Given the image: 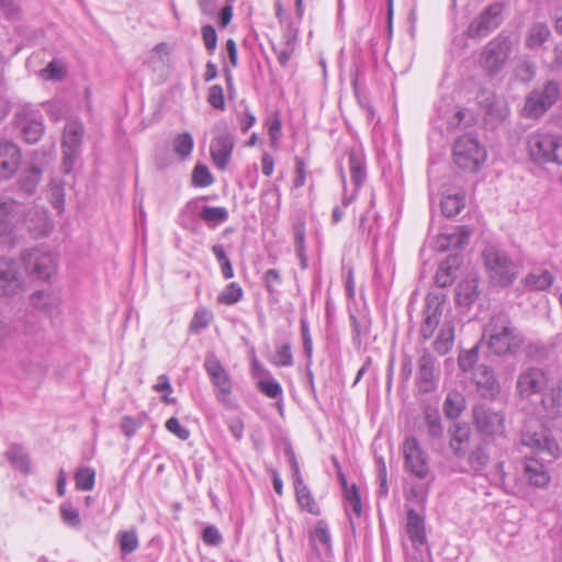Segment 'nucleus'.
Here are the masks:
<instances>
[{
	"label": "nucleus",
	"instance_id": "de8ad7c7",
	"mask_svg": "<svg viewBox=\"0 0 562 562\" xmlns=\"http://www.w3.org/2000/svg\"><path fill=\"white\" fill-rule=\"evenodd\" d=\"M95 471L92 468H80L76 475V487L80 491H91L94 487Z\"/></svg>",
	"mask_w": 562,
	"mask_h": 562
},
{
	"label": "nucleus",
	"instance_id": "49530a36",
	"mask_svg": "<svg viewBox=\"0 0 562 562\" xmlns=\"http://www.w3.org/2000/svg\"><path fill=\"white\" fill-rule=\"evenodd\" d=\"M464 207L463 196L460 194H450L441 200V210L445 216L452 217Z\"/></svg>",
	"mask_w": 562,
	"mask_h": 562
},
{
	"label": "nucleus",
	"instance_id": "5701e85b",
	"mask_svg": "<svg viewBox=\"0 0 562 562\" xmlns=\"http://www.w3.org/2000/svg\"><path fill=\"white\" fill-rule=\"evenodd\" d=\"M448 434L453 454L458 458L464 457L471 439V428L467 424L454 423Z\"/></svg>",
	"mask_w": 562,
	"mask_h": 562
},
{
	"label": "nucleus",
	"instance_id": "338daca9",
	"mask_svg": "<svg viewBox=\"0 0 562 562\" xmlns=\"http://www.w3.org/2000/svg\"><path fill=\"white\" fill-rule=\"evenodd\" d=\"M165 427L180 440H188L190 438V430L183 427L177 417H170L166 422Z\"/></svg>",
	"mask_w": 562,
	"mask_h": 562
},
{
	"label": "nucleus",
	"instance_id": "ddd939ff",
	"mask_svg": "<svg viewBox=\"0 0 562 562\" xmlns=\"http://www.w3.org/2000/svg\"><path fill=\"white\" fill-rule=\"evenodd\" d=\"M559 94V85L549 81L542 90H535L528 95L524 106V114L528 117L541 116L557 102Z\"/></svg>",
	"mask_w": 562,
	"mask_h": 562
},
{
	"label": "nucleus",
	"instance_id": "1a4fd4ad",
	"mask_svg": "<svg viewBox=\"0 0 562 562\" xmlns=\"http://www.w3.org/2000/svg\"><path fill=\"white\" fill-rule=\"evenodd\" d=\"M25 288L20 263L12 258L0 257V297H14Z\"/></svg>",
	"mask_w": 562,
	"mask_h": 562
},
{
	"label": "nucleus",
	"instance_id": "c756f323",
	"mask_svg": "<svg viewBox=\"0 0 562 562\" xmlns=\"http://www.w3.org/2000/svg\"><path fill=\"white\" fill-rule=\"evenodd\" d=\"M294 488L300 508L312 515L318 516L321 514V508L314 499L307 485H305L303 481L299 480V483L294 485Z\"/></svg>",
	"mask_w": 562,
	"mask_h": 562
},
{
	"label": "nucleus",
	"instance_id": "680f3d73",
	"mask_svg": "<svg viewBox=\"0 0 562 562\" xmlns=\"http://www.w3.org/2000/svg\"><path fill=\"white\" fill-rule=\"evenodd\" d=\"M60 515L64 522L70 527H78L81 522L78 509L75 508L71 504H61Z\"/></svg>",
	"mask_w": 562,
	"mask_h": 562
},
{
	"label": "nucleus",
	"instance_id": "c85d7f7f",
	"mask_svg": "<svg viewBox=\"0 0 562 562\" xmlns=\"http://www.w3.org/2000/svg\"><path fill=\"white\" fill-rule=\"evenodd\" d=\"M30 304L40 312L53 314L59 305V299L52 292L35 291L30 296Z\"/></svg>",
	"mask_w": 562,
	"mask_h": 562
},
{
	"label": "nucleus",
	"instance_id": "7ed1b4c3",
	"mask_svg": "<svg viewBox=\"0 0 562 562\" xmlns=\"http://www.w3.org/2000/svg\"><path fill=\"white\" fill-rule=\"evenodd\" d=\"M482 256L487 276L494 284L508 286L517 279L519 266L505 250L487 246Z\"/></svg>",
	"mask_w": 562,
	"mask_h": 562
},
{
	"label": "nucleus",
	"instance_id": "0eeeda50",
	"mask_svg": "<svg viewBox=\"0 0 562 562\" xmlns=\"http://www.w3.org/2000/svg\"><path fill=\"white\" fill-rule=\"evenodd\" d=\"M25 270L38 280H49L57 271L55 256L42 248L27 249L21 254Z\"/></svg>",
	"mask_w": 562,
	"mask_h": 562
},
{
	"label": "nucleus",
	"instance_id": "4be33fe9",
	"mask_svg": "<svg viewBox=\"0 0 562 562\" xmlns=\"http://www.w3.org/2000/svg\"><path fill=\"white\" fill-rule=\"evenodd\" d=\"M23 206L16 201L0 196V235L7 234L19 222Z\"/></svg>",
	"mask_w": 562,
	"mask_h": 562
},
{
	"label": "nucleus",
	"instance_id": "473e14b6",
	"mask_svg": "<svg viewBox=\"0 0 562 562\" xmlns=\"http://www.w3.org/2000/svg\"><path fill=\"white\" fill-rule=\"evenodd\" d=\"M554 282V276L548 270L530 272L524 280L525 286L531 291H544Z\"/></svg>",
	"mask_w": 562,
	"mask_h": 562
},
{
	"label": "nucleus",
	"instance_id": "a19ab883",
	"mask_svg": "<svg viewBox=\"0 0 562 562\" xmlns=\"http://www.w3.org/2000/svg\"><path fill=\"white\" fill-rule=\"evenodd\" d=\"M550 30L544 23L533 24L528 33L526 45L529 48L540 47L550 36Z\"/></svg>",
	"mask_w": 562,
	"mask_h": 562
},
{
	"label": "nucleus",
	"instance_id": "ea45409f",
	"mask_svg": "<svg viewBox=\"0 0 562 562\" xmlns=\"http://www.w3.org/2000/svg\"><path fill=\"white\" fill-rule=\"evenodd\" d=\"M313 547L317 550L328 551L330 549V532L324 521H318L311 533Z\"/></svg>",
	"mask_w": 562,
	"mask_h": 562
},
{
	"label": "nucleus",
	"instance_id": "2f4dec72",
	"mask_svg": "<svg viewBox=\"0 0 562 562\" xmlns=\"http://www.w3.org/2000/svg\"><path fill=\"white\" fill-rule=\"evenodd\" d=\"M454 341V325L451 321H445L439 334L434 341V348L439 355H446L452 348Z\"/></svg>",
	"mask_w": 562,
	"mask_h": 562
},
{
	"label": "nucleus",
	"instance_id": "2eb2a0df",
	"mask_svg": "<svg viewBox=\"0 0 562 562\" xmlns=\"http://www.w3.org/2000/svg\"><path fill=\"white\" fill-rule=\"evenodd\" d=\"M510 52V42L507 37H496L485 47L481 56V64L484 69L491 74L501 70L508 59Z\"/></svg>",
	"mask_w": 562,
	"mask_h": 562
},
{
	"label": "nucleus",
	"instance_id": "4d7b16f0",
	"mask_svg": "<svg viewBox=\"0 0 562 562\" xmlns=\"http://www.w3.org/2000/svg\"><path fill=\"white\" fill-rule=\"evenodd\" d=\"M35 215L37 217L38 225L35 226V225L29 224V226H27L29 231L34 233L36 236L47 235L52 228V224L47 216V212L44 210H36Z\"/></svg>",
	"mask_w": 562,
	"mask_h": 562
},
{
	"label": "nucleus",
	"instance_id": "37998d69",
	"mask_svg": "<svg viewBox=\"0 0 562 562\" xmlns=\"http://www.w3.org/2000/svg\"><path fill=\"white\" fill-rule=\"evenodd\" d=\"M194 142L190 133L184 132L176 136L172 143L175 153L181 158L187 159L191 156Z\"/></svg>",
	"mask_w": 562,
	"mask_h": 562
},
{
	"label": "nucleus",
	"instance_id": "e2e57ef3",
	"mask_svg": "<svg viewBox=\"0 0 562 562\" xmlns=\"http://www.w3.org/2000/svg\"><path fill=\"white\" fill-rule=\"evenodd\" d=\"M207 102L216 110H225V97L221 86L214 85L209 88Z\"/></svg>",
	"mask_w": 562,
	"mask_h": 562
},
{
	"label": "nucleus",
	"instance_id": "0e129e2a",
	"mask_svg": "<svg viewBox=\"0 0 562 562\" xmlns=\"http://www.w3.org/2000/svg\"><path fill=\"white\" fill-rule=\"evenodd\" d=\"M378 464V481H379V496L386 497L389 494L387 486V469L382 457L376 459Z\"/></svg>",
	"mask_w": 562,
	"mask_h": 562
},
{
	"label": "nucleus",
	"instance_id": "052dcab7",
	"mask_svg": "<svg viewBox=\"0 0 562 562\" xmlns=\"http://www.w3.org/2000/svg\"><path fill=\"white\" fill-rule=\"evenodd\" d=\"M43 106L47 115L54 122L60 121L67 111L66 104L60 100L48 101L44 103Z\"/></svg>",
	"mask_w": 562,
	"mask_h": 562
},
{
	"label": "nucleus",
	"instance_id": "a878e982",
	"mask_svg": "<svg viewBox=\"0 0 562 562\" xmlns=\"http://www.w3.org/2000/svg\"><path fill=\"white\" fill-rule=\"evenodd\" d=\"M347 165L351 180L355 187L358 189L364 183L367 178L363 154L357 150H350L347 153Z\"/></svg>",
	"mask_w": 562,
	"mask_h": 562
},
{
	"label": "nucleus",
	"instance_id": "bb28decb",
	"mask_svg": "<svg viewBox=\"0 0 562 562\" xmlns=\"http://www.w3.org/2000/svg\"><path fill=\"white\" fill-rule=\"evenodd\" d=\"M460 263L458 256H449L443 260L436 272L435 281L438 286L446 288L453 283L456 279V269Z\"/></svg>",
	"mask_w": 562,
	"mask_h": 562
},
{
	"label": "nucleus",
	"instance_id": "c9c22d12",
	"mask_svg": "<svg viewBox=\"0 0 562 562\" xmlns=\"http://www.w3.org/2000/svg\"><path fill=\"white\" fill-rule=\"evenodd\" d=\"M41 177L42 169L35 165L24 169L19 180L20 190L26 194H33L41 181Z\"/></svg>",
	"mask_w": 562,
	"mask_h": 562
},
{
	"label": "nucleus",
	"instance_id": "a211bd4d",
	"mask_svg": "<svg viewBox=\"0 0 562 562\" xmlns=\"http://www.w3.org/2000/svg\"><path fill=\"white\" fill-rule=\"evenodd\" d=\"M20 165V148L11 142L0 143V181L10 179Z\"/></svg>",
	"mask_w": 562,
	"mask_h": 562
},
{
	"label": "nucleus",
	"instance_id": "8fccbe9b",
	"mask_svg": "<svg viewBox=\"0 0 562 562\" xmlns=\"http://www.w3.org/2000/svg\"><path fill=\"white\" fill-rule=\"evenodd\" d=\"M213 319V314L211 311L202 307L198 308L190 322V331L192 333H199L203 329H205L211 321Z\"/></svg>",
	"mask_w": 562,
	"mask_h": 562
},
{
	"label": "nucleus",
	"instance_id": "58836bf2",
	"mask_svg": "<svg viewBox=\"0 0 562 562\" xmlns=\"http://www.w3.org/2000/svg\"><path fill=\"white\" fill-rule=\"evenodd\" d=\"M116 542L123 554H130L139 547V539L135 529L120 530L116 533Z\"/></svg>",
	"mask_w": 562,
	"mask_h": 562
},
{
	"label": "nucleus",
	"instance_id": "6e6552de",
	"mask_svg": "<svg viewBox=\"0 0 562 562\" xmlns=\"http://www.w3.org/2000/svg\"><path fill=\"white\" fill-rule=\"evenodd\" d=\"M214 132L215 135L210 144L211 158L220 171H225L232 159L235 137L226 123L217 124Z\"/></svg>",
	"mask_w": 562,
	"mask_h": 562
},
{
	"label": "nucleus",
	"instance_id": "a18cd8bd",
	"mask_svg": "<svg viewBox=\"0 0 562 562\" xmlns=\"http://www.w3.org/2000/svg\"><path fill=\"white\" fill-rule=\"evenodd\" d=\"M262 281L269 297L277 299L279 286L282 284V277L279 270L268 269L262 277Z\"/></svg>",
	"mask_w": 562,
	"mask_h": 562
},
{
	"label": "nucleus",
	"instance_id": "9d476101",
	"mask_svg": "<svg viewBox=\"0 0 562 562\" xmlns=\"http://www.w3.org/2000/svg\"><path fill=\"white\" fill-rule=\"evenodd\" d=\"M203 366L214 385L216 400L224 405H229V395L233 390L229 374L213 353L205 357Z\"/></svg>",
	"mask_w": 562,
	"mask_h": 562
},
{
	"label": "nucleus",
	"instance_id": "412c9836",
	"mask_svg": "<svg viewBox=\"0 0 562 562\" xmlns=\"http://www.w3.org/2000/svg\"><path fill=\"white\" fill-rule=\"evenodd\" d=\"M472 231L467 226H459L451 233H445L437 237L436 248L438 251H448L451 249H461L468 244Z\"/></svg>",
	"mask_w": 562,
	"mask_h": 562
},
{
	"label": "nucleus",
	"instance_id": "f704fd0d",
	"mask_svg": "<svg viewBox=\"0 0 562 562\" xmlns=\"http://www.w3.org/2000/svg\"><path fill=\"white\" fill-rule=\"evenodd\" d=\"M465 409L464 396L457 392H449L443 402V413L450 419H457Z\"/></svg>",
	"mask_w": 562,
	"mask_h": 562
},
{
	"label": "nucleus",
	"instance_id": "69168bd1",
	"mask_svg": "<svg viewBox=\"0 0 562 562\" xmlns=\"http://www.w3.org/2000/svg\"><path fill=\"white\" fill-rule=\"evenodd\" d=\"M142 425L143 422L140 419L126 415L122 417L120 427L127 438H132Z\"/></svg>",
	"mask_w": 562,
	"mask_h": 562
},
{
	"label": "nucleus",
	"instance_id": "423d86ee",
	"mask_svg": "<svg viewBox=\"0 0 562 562\" xmlns=\"http://www.w3.org/2000/svg\"><path fill=\"white\" fill-rule=\"evenodd\" d=\"M521 443L535 453L547 456L551 460L560 458L562 452L560 445L550 430L541 426L536 429L526 426L521 432Z\"/></svg>",
	"mask_w": 562,
	"mask_h": 562
},
{
	"label": "nucleus",
	"instance_id": "6e6d98bb",
	"mask_svg": "<svg viewBox=\"0 0 562 562\" xmlns=\"http://www.w3.org/2000/svg\"><path fill=\"white\" fill-rule=\"evenodd\" d=\"M48 196H49V201H50L52 205L57 211L60 212L64 210V205H65L64 188L60 182L53 180L49 183Z\"/></svg>",
	"mask_w": 562,
	"mask_h": 562
},
{
	"label": "nucleus",
	"instance_id": "b1692460",
	"mask_svg": "<svg viewBox=\"0 0 562 562\" xmlns=\"http://www.w3.org/2000/svg\"><path fill=\"white\" fill-rule=\"evenodd\" d=\"M479 103L485 109L491 120L504 121L509 114L506 101L492 93H482L479 97Z\"/></svg>",
	"mask_w": 562,
	"mask_h": 562
},
{
	"label": "nucleus",
	"instance_id": "f257e3e1",
	"mask_svg": "<svg viewBox=\"0 0 562 562\" xmlns=\"http://www.w3.org/2000/svg\"><path fill=\"white\" fill-rule=\"evenodd\" d=\"M515 391L519 401L532 406L542 418L562 416V381H553L544 370L537 367L521 370Z\"/></svg>",
	"mask_w": 562,
	"mask_h": 562
},
{
	"label": "nucleus",
	"instance_id": "aec40b11",
	"mask_svg": "<svg viewBox=\"0 0 562 562\" xmlns=\"http://www.w3.org/2000/svg\"><path fill=\"white\" fill-rule=\"evenodd\" d=\"M522 477L536 488H544L550 483V474L544 464L533 458H527L522 465Z\"/></svg>",
	"mask_w": 562,
	"mask_h": 562
},
{
	"label": "nucleus",
	"instance_id": "9b49d317",
	"mask_svg": "<svg viewBox=\"0 0 562 562\" xmlns=\"http://www.w3.org/2000/svg\"><path fill=\"white\" fill-rule=\"evenodd\" d=\"M404 467L417 479L424 480L429 475V459L426 451L415 437H408L403 443Z\"/></svg>",
	"mask_w": 562,
	"mask_h": 562
},
{
	"label": "nucleus",
	"instance_id": "5fc2aeb1",
	"mask_svg": "<svg viewBox=\"0 0 562 562\" xmlns=\"http://www.w3.org/2000/svg\"><path fill=\"white\" fill-rule=\"evenodd\" d=\"M490 456L484 446H477L469 456V464L474 471H482L488 463Z\"/></svg>",
	"mask_w": 562,
	"mask_h": 562
},
{
	"label": "nucleus",
	"instance_id": "f3484780",
	"mask_svg": "<svg viewBox=\"0 0 562 562\" xmlns=\"http://www.w3.org/2000/svg\"><path fill=\"white\" fill-rule=\"evenodd\" d=\"M443 299L436 294L426 296L424 319L420 325V336L424 340L432 337L435 329L438 327L443 311Z\"/></svg>",
	"mask_w": 562,
	"mask_h": 562
},
{
	"label": "nucleus",
	"instance_id": "79ce46f5",
	"mask_svg": "<svg viewBox=\"0 0 562 562\" xmlns=\"http://www.w3.org/2000/svg\"><path fill=\"white\" fill-rule=\"evenodd\" d=\"M243 295L241 286L236 282H231L222 290L216 300L223 305H234L243 299Z\"/></svg>",
	"mask_w": 562,
	"mask_h": 562
},
{
	"label": "nucleus",
	"instance_id": "09e8293b",
	"mask_svg": "<svg viewBox=\"0 0 562 562\" xmlns=\"http://www.w3.org/2000/svg\"><path fill=\"white\" fill-rule=\"evenodd\" d=\"M66 75V68L58 59H53L45 68L40 71V77L43 80L59 81Z\"/></svg>",
	"mask_w": 562,
	"mask_h": 562
},
{
	"label": "nucleus",
	"instance_id": "c03bdc74",
	"mask_svg": "<svg viewBox=\"0 0 562 562\" xmlns=\"http://www.w3.org/2000/svg\"><path fill=\"white\" fill-rule=\"evenodd\" d=\"M425 422L428 435L434 439H441L443 435V427L441 425L439 413L436 409H427L425 412Z\"/></svg>",
	"mask_w": 562,
	"mask_h": 562
},
{
	"label": "nucleus",
	"instance_id": "f8f14e48",
	"mask_svg": "<svg viewBox=\"0 0 562 562\" xmlns=\"http://www.w3.org/2000/svg\"><path fill=\"white\" fill-rule=\"evenodd\" d=\"M473 420L479 432L485 437H498L505 432V415L486 405L473 408Z\"/></svg>",
	"mask_w": 562,
	"mask_h": 562
},
{
	"label": "nucleus",
	"instance_id": "dca6fc26",
	"mask_svg": "<svg viewBox=\"0 0 562 562\" xmlns=\"http://www.w3.org/2000/svg\"><path fill=\"white\" fill-rule=\"evenodd\" d=\"M503 8L499 3L487 7L476 19H474L469 27L468 35L470 37H484L496 29L502 22Z\"/></svg>",
	"mask_w": 562,
	"mask_h": 562
},
{
	"label": "nucleus",
	"instance_id": "cd10ccee",
	"mask_svg": "<svg viewBox=\"0 0 562 562\" xmlns=\"http://www.w3.org/2000/svg\"><path fill=\"white\" fill-rule=\"evenodd\" d=\"M5 458L13 469L29 474L31 472V461L29 454L21 445L13 443L5 451Z\"/></svg>",
	"mask_w": 562,
	"mask_h": 562
},
{
	"label": "nucleus",
	"instance_id": "e433bc0d",
	"mask_svg": "<svg viewBox=\"0 0 562 562\" xmlns=\"http://www.w3.org/2000/svg\"><path fill=\"white\" fill-rule=\"evenodd\" d=\"M344 496L345 510L349 520H352V515L356 518H359L362 514V504L358 487L355 484L350 485V490H348L347 493L344 494Z\"/></svg>",
	"mask_w": 562,
	"mask_h": 562
},
{
	"label": "nucleus",
	"instance_id": "20e7f679",
	"mask_svg": "<svg viewBox=\"0 0 562 562\" xmlns=\"http://www.w3.org/2000/svg\"><path fill=\"white\" fill-rule=\"evenodd\" d=\"M527 149L530 158L537 164L557 162L562 165V138L544 132L529 135Z\"/></svg>",
	"mask_w": 562,
	"mask_h": 562
},
{
	"label": "nucleus",
	"instance_id": "39448f33",
	"mask_svg": "<svg viewBox=\"0 0 562 562\" xmlns=\"http://www.w3.org/2000/svg\"><path fill=\"white\" fill-rule=\"evenodd\" d=\"M452 155L459 168L471 172L477 171L487 157L485 147L471 134L462 135L454 142Z\"/></svg>",
	"mask_w": 562,
	"mask_h": 562
},
{
	"label": "nucleus",
	"instance_id": "393cba45",
	"mask_svg": "<svg viewBox=\"0 0 562 562\" xmlns=\"http://www.w3.org/2000/svg\"><path fill=\"white\" fill-rule=\"evenodd\" d=\"M406 533L414 548L418 549L426 543L424 519L414 509L407 512Z\"/></svg>",
	"mask_w": 562,
	"mask_h": 562
},
{
	"label": "nucleus",
	"instance_id": "6ab92c4d",
	"mask_svg": "<svg viewBox=\"0 0 562 562\" xmlns=\"http://www.w3.org/2000/svg\"><path fill=\"white\" fill-rule=\"evenodd\" d=\"M435 363V358L428 352L418 359L417 386L423 393H429L437 386Z\"/></svg>",
	"mask_w": 562,
	"mask_h": 562
},
{
	"label": "nucleus",
	"instance_id": "603ef678",
	"mask_svg": "<svg viewBox=\"0 0 562 562\" xmlns=\"http://www.w3.org/2000/svg\"><path fill=\"white\" fill-rule=\"evenodd\" d=\"M214 182L207 166L198 164L192 171V183L199 188H206Z\"/></svg>",
	"mask_w": 562,
	"mask_h": 562
},
{
	"label": "nucleus",
	"instance_id": "f03ea898",
	"mask_svg": "<svg viewBox=\"0 0 562 562\" xmlns=\"http://www.w3.org/2000/svg\"><path fill=\"white\" fill-rule=\"evenodd\" d=\"M483 336L488 349L497 355L514 353L522 344V338L506 315L494 316L485 326Z\"/></svg>",
	"mask_w": 562,
	"mask_h": 562
},
{
	"label": "nucleus",
	"instance_id": "774afa93",
	"mask_svg": "<svg viewBox=\"0 0 562 562\" xmlns=\"http://www.w3.org/2000/svg\"><path fill=\"white\" fill-rule=\"evenodd\" d=\"M202 540L207 546L216 547L223 541V537L216 526L209 525L202 532Z\"/></svg>",
	"mask_w": 562,
	"mask_h": 562
},
{
	"label": "nucleus",
	"instance_id": "13d9d810",
	"mask_svg": "<svg viewBox=\"0 0 562 562\" xmlns=\"http://www.w3.org/2000/svg\"><path fill=\"white\" fill-rule=\"evenodd\" d=\"M272 363L277 367H291L293 364V356L290 344H283L277 349L272 358Z\"/></svg>",
	"mask_w": 562,
	"mask_h": 562
},
{
	"label": "nucleus",
	"instance_id": "7c9ffc66",
	"mask_svg": "<svg viewBox=\"0 0 562 562\" xmlns=\"http://www.w3.org/2000/svg\"><path fill=\"white\" fill-rule=\"evenodd\" d=\"M477 280L467 279L460 282L456 289V301L459 305L470 306L477 299Z\"/></svg>",
	"mask_w": 562,
	"mask_h": 562
},
{
	"label": "nucleus",
	"instance_id": "4468645a",
	"mask_svg": "<svg viewBox=\"0 0 562 562\" xmlns=\"http://www.w3.org/2000/svg\"><path fill=\"white\" fill-rule=\"evenodd\" d=\"M83 136V125L79 121L67 122L63 135V167L65 172L69 173L79 155L81 140Z\"/></svg>",
	"mask_w": 562,
	"mask_h": 562
},
{
	"label": "nucleus",
	"instance_id": "864d4df0",
	"mask_svg": "<svg viewBox=\"0 0 562 562\" xmlns=\"http://www.w3.org/2000/svg\"><path fill=\"white\" fill-rule=\"evenodd\" d=\"M258 389L267 397L273 398V400L281 397L282 393H283L280 383L271 376H269L267 379H260L258 381Z\"/></svg>",
	"mask_w": 562,
	"mask_h": 562
},
{
	"label": "nucleus",
	"instance_id": "4c0bfd02",
	"mask_svg": "<svg viewBox=\"0 0 562 562\" xmlns=\"http://www.w3.org/2000/svg\"><path fill=\"white\" fill-rule=\"evenodd\" d=\"M474 379L477 386L484 387L491 394L497 393L499 385L494 376L493 371L486 366H480L475 369Z\"/></svg>",
	"mask_w": 562,
	"mask_h": 562
},
{
	"label": "nucleus",
	"instance_id": "3c124183",
	"mask_svg": "<svg viewBox=\"0 0 562 562\" xmlns=\"http://www.w3.org/2000/svg\"><path fill=\"white\" fill-rule=\"evenodd\" d=\"M44 133V125L42 121L31 120L22 127V135L25 142L30 144L36 143Z\"/></svg>",
	"mask_w": 562,
	"mask_h": 562
},
{
	"label": "nucleus",
	"instance_id": "72a5a7b5",
	"mask_svg": "<svg viewBox=\"0 0 562 562\" xmlns=\"http://www.w3.org/2000/svg\"><path fill=\"white\" fill-rule=\"evenodd\" d=\"M199 217L211 228L226 222L228 220V210L224 206H202Z\"/></svg>",
	"mask_w": 562,
	"mask_h": 562
},
{
	"label": "nucleus",
	"instance_id": "bf43d9fd",
	"mask_svg": "<svg viewBox=\"0 0 562 562\" xmlns=\"http://www.w3.org/2000/svg\"><path fill=\"white\" fill-rule=\"evenodd\" d=\"M266 125L268 127V135L272 146H276L282 136V122L278 113L270 116Z\"/></svg>",
	"mask_w": 562,
	"mask_h": 562
}]
</instances>
